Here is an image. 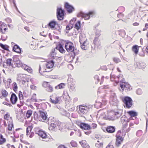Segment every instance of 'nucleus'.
Returning <instances> with one entry per match:
<instances>
[{"label":"nucleus","instance_id":"nucleus-31","mask_svg":"<svg viewBox=\"0 0 148 148\" xmlns=\"http://www.w3.org/2000/svg\"><path fill=\"white\" fill-rule=\"evenodd\" d=\"M74 28H75L77 30H78L81 28V23L79 21H78L76 23L74 26Z\"/></svg>","mask_w":148,"mask_h":148},{"label":"nucleus","instance_id":"nucleus-42","mask_svg":"<svg viewBox=\"0 0 148 148\" xmlns=\"http://www.w3.org/2000/svg\"><path fill=\"white\" fill-rule=\"evenodd\" d=\"M19 99L20 100L22 99L23 98V96L22 92L21 91H20L18 93Z\"/></svg>","mask_w":148,"mask_h":148},{"label":"nucleus","instance_id":"nucleus-57","mask_svg":"<svg viewBox=\"0 0 148 148\" xmlns=\"http://www.w3.org/2000/svg\"><path fill=\"white\" fill-rule=\"evenodd\" d=\"M3 103L4 104V105H6L7 106H8L10 107H11V106L12 107V105L10 103H8L4 101Z\"/></svg>","mask_w":148,"mask_h":148},{"label":"nucleus","instance_id":"nucleus-45","mask_svg":"<svg viewBox=\"0 0 148 148\" xmlns=\"http://www.w3.org/2000/svg\"><path fill=\"white\" fill-rule=\"evenodd\" d=\"M46 90L49 92H52L53 91V88L49 84Z\"/></svg>","mask_w":148,"mask_h":148},{"label":"nucleus","instance_id":"nucleus-3","mask_svg":"<svg viewBox=\"0 0 148 148\" xmlns=\"http://www.w3.org/2000/svg\"><path fill=\"white\" fill-rule=\"evenodd\" d=\"M65 49L68 52H72L71 55L70 56V57H72L73 59H74L75 56L78 55L79 53V50H77L74 47L73 44L71 45L68 47V48H67V49Z\"/></svg>","mask_w":148,"mask_h":148},{"label":"nucleus","instance_id":"nucleus-49","mask_svg":"<svg viewBox=\"0 0 148 148\" xmlns=\"http://www.w3.org/2000/svg\"><path fill=\"white\" fill-rule=\"evenodd\" d=\"M137 94L138 95H140L142 93V90L141 89L138 88V89L136 91Z\"/></svg>","mask_w":148,"mask_h":148},{"label":"nucleus","instance_id":"nucleus-36","mask_svg":"<svg viewBox=\"0 0 148 148\" xmlns=\"http://www.w3.org/2000/svg\"><path fill=\"white\" fill-rule=\"evenodd\" d=\"M121 123L123 125H125V126L127 125V121L126 119H124L123 118L121 119Z\"/></svg>","mask_w":148,"mask_h":148},{"label":"nucleus","instance_id":"nucleus-51","mask_svg":"<svg viewBox=\"0 0 148 148\" xmlns=\"http://www.w3.org/2000/svg\"><path fill=\"white\" fill-rule=\"evenodd\" d=\"M40 129H39V128H35L34 129L35 132L36 134H38L39 132L40 131Z\"/></svg>","mask_w":148,"mask_h":148},{"label":"nucleus","instance_id":"nucleus-56","mask_svg":"<svg viewBox=\"0 0 148 148\" xmlns=\"http://www.w3.org/2000/svg\"><path fill=\"white\" fill-rule=\"evenodd\" d=\"M34 118L35 119H38L39 116H38V114L36 112H35L34 113Z\"/></svg>","mask_w":148,"mask_h":148},{"label":"nucleus","instance_id":"nucleus-1","mask_svg":"<svg viewBox=\"0 0 148 148\" xmlns=\"http://www.w3.org/2000/svg\"><path fill=\"white\" fill-rule=\"evenodd\" d=\"M121 99L125 104V106L127 108H131L132 105L133 101L130 97L126 96L122 97Z\"/></svg>","mask_w":148,"mask_h":148},{"label":"nucleus","instance_id":"nucleus-15","mask_svg":"<svg viewBox=\"0 0 148 148\" xmlns=\"http://www.w3.org/2000/svg\"><path fill=\"white\" fill-rule=\"evenodd\" d=\"M38 113L40 115L39 117H41L44 120H47L48 117L47 113L46 112L40 110L38 111Z\"/></svg>","mask_w":148,"mask_h":148},{"label":"nucleus","instance_id":"nucleus-59","mask_svg":"<svg viewBox=\"0 0 148 148\" xmlns=\"http://www.w3.org/2000/svg\"><path fill=\"white\" fill-rule=\"evenodd\" d=\"M142 50L143 51H145L146 52L148 53V46L146 47H144L143 49Z\"/></svg>","mask_w":148,"mask_h":148},{"label":"nucleus","instance_id":"nucleus-44","mask_svg":"<svg viewBox=\"0 0 148 148\" xmlns=\"http://www.w3.org/2000/svg\"><path fill=\"white\" fill-rule=\"evenodd\" d=\"M143 132L141 130H138L136 133V135L138 136L139 137L142 134Z\"/></svg>","mask_w":148,"mask_h":148},{"label":"nucleus","instance_id":"nucleus-6","mask_svg":"<svg viewBox=\"0 0 148 148\" xmlns=\"http://www.w3.org/2000/svg\"><path fill=\"white\" fill-rule=\"evenodd\" d=\"M64 8L69 13H71L75 10L74 8L67 2H66L65 3Z\"/></svg>","mask_w":148,"mask_h":148},{"label":"nucleus","instance_id":"nucleus-35","mask_svg":"<svg viewBox=\"0 0 148 148\" xmlns=\"http://www.w3.org/2000/svg\"><path fill=\"white\" fill-rule=\"evenodd\" d=\"M2 95L4 97H6L8 95V93L5 90H3L1 91Z\"/></svg>","mask_w":148,"mask_h":148},{"label":"nucleus","instance_id":"nucleus-47","mask_svg":"<svg viewBox=\"0 0 148 148\" xmlns=\"http://www.w3.org/2000/svg\"><path fill=\"white\" fill-rule=\"evenodd\" d=\"M14 127V125L13 123L9 124L8 125V130L11 131L12 128Z\"/></svg>","mask_w":148,"mask_h":148},{"label":"nucleus","instance_id":"nucleus-2","mask_svg":"<svg viewBox=\"0 0 148 148\" xmlns=\"http://www.w3.org/2000/svg\"><path fill=\"white\" fill-rule=\"evenodd\" d=\"M95 13L94 11H90L88 13H85L82 11H81L77 15L78 17L80 16L84 18L85 20L89 19L90 17H92Z\"/></svg>","mask_w":148,"mask_h":148},{"label":"nucleus","instance_id":"nucleus-32","mask_svg":"<svg viewBox=\"0 0 148 148\" xmlns=\"http://www.w3.org/2000/svg\"><path fill=\"white\" fill-rule=\"evenodd\" d=\"M6 139L3 137L1 134H0V145H2L5 142Z\"/></svg>","mask_w":148,"mask_h":148},{"label":"nucleus","instance_id":"nucleus-28","mask_svg":"<svg viewBox=\"0 0 148 148\" xmlns=\"http://www.w3.org/2000/svg\"><path fill=\"white\" fill-rule=\"evenodd\" d=\"M132 50L135 54H137L138 51V46L136 45H135L132 47Z\"/></svg>","mask_w":148,"mask_h":148},{"label":"nucleus","instance_id":"nucleus-10","mask_svg":"<svg viewBox=\"0 0 148 148\" xmlns=\"http://www.w3.org/2000/svg\"><path fill=\"white\" fill-rule=\"evenodd\" d=\"M56 52L55 49H52L50 53V55L52 59L51 60H54L55 61L53 62L54 64L56 63V61L59 58L56 56Z\"/></svg>","mask_w":148,"mask_h":148},{"label":"nucleus","instance_id":"nucleus-26","mask_svg":"<svg viewBox=\"0 0 148 148\" xmlns=\"http://www.w3.org/2000/svg\"><path fill=\"white\" fill-rule=\"evenodd\" d=\"M12 60L11 58H8L5 60V61H4V62L5 63L7 66H12L13 64L12 63Z\"/></svg>","mask_w":148,"mask_h":148},{"label":"nucleus","instance_id":"nucleus-23","mask_svg":"<svg viewBox=\"0 0 148 148\" xmlns=\"http://www.w3.org/2000/svg\"><path fill=\"white\" fill-rule=\"evenodd\" d=\"M110 99L112 102H114L115 103H116L118 102V100L115 93H113L110 96Z\"/></svg>","mask_w":148,"mask_h":148},{"label":"nucleus","instance_id":"nucleus-38","mask_svg":"<svg viewBox=\"0 0 148 148\" xmlns=\"http://www.w3.org/2000/svg\"><path fill=\"white\" fill-rule=\"evenodd\" d=\"M71 145L73 147H76L77 146V142L74 140H72L71 142Z\"/></svg>","mask_w":148,"mask_h":148},{"label":"nucleus","instance_id":"nucleus-52","mask_svg":"<svg viewBox=\"0 0 148 148\" xmlns=\"http://www.w3.org/2000/svg\"><path fill=\"white\" fill-rule=\"evenodd\" d=\"M7 36H4L3 35H2L1 36V39L3 41H5L6 40L7 38Z\"/></svg>","mask_w":148,"mask_h":148},{"label":"nucleus","instance_id":"nucleus-37","mask_svg":"<svg viewBox=\"0 0 148 148\" xmlns=\"http://www.w3.org/2000/svg\"><path fill=\"white\" fill-rule=\"evenodd\" d=\"M113 60L116 63H118L121 62V60L119 58L116 57L113 58Z\"/></svg>","mask_w":148,"mask_h":148},{"label":"nucleus","instance_id":"nucleus-62","mask_svg":"<svg viewBox=\"0 0 148 148\" xmlns=\"http://www.w3.org/2000/svg\"><path fill=\"white\" fill-rule=\"evenodd\" d=\"M55 29H57L58 31H59V32H60L61 31V28H60V26L59 25H58L57 27Z\"/></svg>","mask_w":148,"mask_h":148},{"label":"nucleus","instance_id":"nucleus-60","mask_svg":"<svg viewBox=\"0 0 148 148\" xmlns=\"http://www.w3.org/2000/svg\"><path fill=\"white\" fill-rule=\"evenodd\" d=\"M95 137L97 139H99L101 138V136L100 135L98 134H95Z\"/></svg>","mask_w":148,"mask_h":148},{"label":"nucleus","instance_id":"nucleus-48","mask_svg":"<svg viewBox=\"0 0 148 148\" xmlns=\"http://www.w3.org/2000/svg\"><path fill=\"white\" fill-rule=\"evenodd\" d=\"M99 39L98 37H95L93 40V44L94 45H96L97 44V42Z\"/></svg>","mask_w":148,"mask_h":148},{"label":"nucleus","instance_id":"nucleus-8","mask_svg":"<svg viewBox=\"0 0 148 148\" xmlns=\"http://www.w3.org/2000/svg\"><path fill=\"white\" fill-rule=\"evenodd\" d=\"M12 51L18 53H20L21 52V49L17 44L14 42H12Z\"/></svg>","mask_w":148,"mask_h":148},{"label":"nucleus","instance_id":"nucleus-22","mask_svg":"<svg viewBox=\"0 0 148 148\" xmlns=\"http://www.w3.org/2000/svg\"><path fill=\"white\" fill-rule=\"evenodd\" d=\"M79 42L81 45V48L83 50H86L87 48L85 45V44L86 42V40H84L83 42L82 41V40L81 39V37L80 36L79 37Z\"/></svg>","mask_w":148,"mask_h":148},{"label":"nucleus","instance_id":"nucleus-33","mask_svg":"<svg viewBox=\"0 0 148 148\" xmlns=\"http://www.w3.org/2000/svg\"><path fill=\"white\" fill-rule=\"evenodd\" d=\"M32 113V111L31 110H29L27 111L26 113V116L27 118H29Z\"/></svg>","mask_w":148,"mask_h":148},{"label":"nucleus","instance_id":"nucleus-11","mask_svg":"<svg viewBox=\"0 0 148 148\" xmlns=\"http://www.w3.org/2000/svg\"><path fill=\"white\" fill-rule=\"evenodd\" d=\"M68 84L70 86V88L72 91L75 90V83L73 82V80L71 78H68L67 80Z\"/></svg>","mask_w":148,"mask_h":148},{"label":"nucleus","instance_id":"nucleus-21","mask_svg":"<svg viewBox=\"0 0 148 148\" xmlns=\"http://www.w3.org/2000/svg\"><path fill=\"white\" fill-rule=\"evenodd\" d=\"M56 25H58V23L54 20L51 21L48 24V26L51 29L54 28Z\"/></svg>","mask_w":148,"mask_h":148},{"label":"nucleus","instance_id":"nucleus-9","mask_svg":"<svg viewBox=\"0 0 148 148\" xmlns=\"http://www.w3.org/2000/svg\"><path fill=\"white\" fill-rule=\"evenodd\" d=\"M121 83H124V84H121L120 85V87L123 91L125 89V90H127L128 91L130 90V88L131 89H132L130 86L127 83H126L125 82H124L123 80H121Z\"/></svg>","mask_w":148,"mask_h":148},{"label":"nucleus","instance_id":"nucleus-5","mask_svg":"<svg viewBox=\"0 0 148 148\" xmlns=\"http://www.w3.org/2000/svg\"><path fill=\"white\" fill-rule=\"evenodd\" d=\"M121 134V131L120 130H119L117 132V134L116 135V139L115 144L116 146L117 147H119L120 146L121 144V142H123V137L120 135Z\"/></svg>","mask_w":148,"mask_h":148},{"label":"nucleus","instance_id":"nucleus-34","mask_svg":"<svg viewBox=\"0 0 148 148\" xmlns=\"http://www.w3.org/2000/svg\"><path fill=\"white\" fill-rule=\"evenodd\" d=\"M51 102L53 103L56 104L58 103L59 100L58 98V97H56L55 98V100H53L51 98H50Z\"/></svg>","mask_w":148,"mask_h":148},{"label":"nucleus","instance_id":"nucleus-27","mask_svg":"<svg viewBox=\"0 0 148 148\" xmlns=\"http://www.w3.org/2000/svg\"><path fill=\"white\" fill-rule=\"evenodd\" d=\"M79 143L83 148H86V147H89L88 145L86 144V141L84 140L79 141Z\"/></svg>","mask_w":148,"mask_h":148},{"label":"nucleus","instance_id":"nucleus-55","mask_svg":"<svg viewBox=\"0 0 148 148\" xmlns=\"http://www.w3.org/2000/svg\"><path fill=\"white\" fill-rule=\"evenodd\" d=\"M117 17L119 18H121L124 16V14L121 13L118 14L117 15Z\"/></svg>","mask_w":148,"mask_h":148},{"label":"nucleus","instance_id":"nucleus-41","mask_svg":"<svg viewBox=\"0 0 148 148\" xmlns=\"http://www.w3.org/2000/svg\"><path fill=\"white\" fill-rule=\"evenodd\" d=\"M19 56L17 55L14 56H13V58L14 63H15L17 61L18 59H19Z\"/></svg>","mask_w":148,"mask_h":148},{"label":"nucleus","instance_id":"nucleus-20","mask_svg":"<svg viewBox=\"0 0 148 148\" xmlns=\"http://www.w3.org/2000/svg\"><path fill=\"white\" fill-rule=\"evenodd\" d=\"M127 113L131 116L134 117V118L136 120L138 119L136 117L137 116L138 114L136 112L133 110H131L128 111Z\"/></svg>","mask_w":148,"mask_h":148},{"label":"nucleus","instance_id":"nucleus-19","mask_svg":"<svg viewBox=\"0 0 148 148\" xmlns=\"http://www.w3.org/2000/svg\"><path fill=\"white\" fill-rule=\"evenodd\" d=\"M61 42L62 43H65V48L67 49V48L70 46L72 45H73V43L71 42L69 40H61Z\"/></svg>","mask_w":148,"mask_h":148},{"label":"nucleus","instance_id":"nucleus-12","mask_svg":"<svg viewBox=\"0 0 148 148\" xmlns=\"http://www.w3.org/2000/svg\"><path fill=\"white\" fill-rule=\"evenodd\" d=\"M61 43V42H59L56 45V47L54 49H55V50L56 49L57 50H58L61 53H65L66 51L63 48V46Z\"/></svg>","mask_w":148,"mask_h":148},{"label":"nucleus","instance_id":"nucleus-18","mask_svg":"<svg viewBox=\"0 0 148 148\" xmlns=\"http://www.w3.org/2000/svg\"><path fill=\"white\" fill-rule=\"evenodd\" d=\"M136 64L137 67L139 69H144L146 66L145 63L142 61H139L137 62Z\"/></svg>","mask_w":148,"mask_h":148},{"label":"nucleus","instance_id":"nucleus-4","mask_svg":"<svg viewBox=\"0 0 148 148\" xmlns=\"http://www.w3.org/2000/svg\"><path fill=\"white\" fill-rule=\"evenodd\" d=\"M65 11L61 7H58L57 9L56 16L58 20L61 21L64 19Z\"/></svg>","mask_w":148,"mask_h":148},{"label":"nucleus","instance_id":"nucleus-46","mask_svg":"<svg viewBox=\"0 0 148 148\" xmlns=\"http://www.w3.org/2000/svg\"><path fill=\"white\" fill-rule=\"evenodd\" d=\"M31 68L27 66H26L25 67L24 69L25 70H27L28 72H31L32 71V70L31 69Z\"/></svg>","mask_w":148,"mask_h":148},{"label":"nucleus","instance_id":"nucleus-63","mask_svg":"<svg viewBox=\"0 0 148 148\" xmlns=\"http://www.w3.org/2000/svg\"><path fill=\"white\" fill-rule=\"evenodd\" d=\"M101 68L102 70L105 71H106L107 69V67L106 66H103Z\"/></svg>","mask_w":148,"mask_h":148},{"label":"nucleus","instance_id":"nucleus-24","mask_svg":"<svg viewBox=\"0 0 148 148\" xmlns=\"http://www.w3.org/2000/svg\"><path fill=\"white\" fill-rule=\"evenodd\" d=\"M54 62H55L54 60H50L46 64L47 68L49 69L52 68L54 65V64L53 63Z\"/></svg>","mask_w":148,"mask_h":148},{"label":"nucleus","instance_id":"nucleus-61","mask_svg":"<svg viewBox=\"0 0 148 148\" xmlns=\"http://www.w3.org/2000/svg\"><path fill=\"white\" fill-rule=\"evenodd\" d=\"M9 115L8 113H7L4 115V119H5L8 120L7 119L9 117Z\"/></svg>","mask_w":148,"mask_h":148},{"label":"nucleus","instance_id":"nucleus-7","mask_svg":"<svg viewBox=\"0 0 148 148\" xmlns=\"http://www.w3.org/2000/svg\"><path fill=\"white\" fill-rule=\"evenodd\" d=\"M61 125V122L58 121L54 122V123H51L49 127V129L50 130L51 129V130H52L54 128L60 130V128Z\"/></svg>","mask_w":148,"mask_h":148},{"label":"nucleus","instance_id":"nucleus-29","mask_svg":"<svg viewBox=\"0 0 148 148\" xmlns=\"http://www.w3.org/2000/svg\"><path fill=\"white\" fill-rule=\"evenodd\" d=\"M0 46L2 49L8 51H10L9 49H8L9 46L8 45H4L1 43H0Z\"/></svg>","mask_w":148,"mask_h":148},{"label":"nucleus","instance_id":"nucleus-39","mask_svg":"<svg viewBox=\"0 0 148 148\" xmlns=\"http://www.w3.org/2000/svg\"><path fill=\"white\" fill-rule=\"evenodd\" d=\"M14 86L13 87V89L14 91L15 92H16L17 90L18 86H17L16 83V82L14 83Z\"/></svg>","mask_w":148,"mask_h":148},{"label":"nucleus","instance_id":"nucleus-16","mask_svg":"<svg viewBox=\"0 0 148 148\" xmlns=\"http://www.w3.org/2000/svg\"><path fill=\"white\" fill-rule=\"evenodd\" d=\"M79 109L80 111L83 114H86L88 111V109L86 106H79Z\"/></svg>","mask_w":148,"mask_h":148},{"label":"nucleus","instance_id":"nucleus-50","mask_svg":"<svg viewBox=\"0 0 148 148\" xmlns=\"http://www.w3.org/2000/svg\"><path fill=\"white\" fill-rule=\"evenodd\" d=\"M49 85V84L48 82H45L43 83L42 86L44 87L47 88Z\"/></svg>","mask_w":148,"mask_h":148},{"label":"nucleus","instance_id":"nucleus-40","mask_svg":"<svg viewBox=\"0 0 148 148\" xmlns=\"http://www.w3.org/2000/svg\"><path fill=\"white\" fill-rule=\"evenodd\" d=\"M65 86V84L63 83H62L58 85V89H62L64 88Z\"/></svg>","mask_w":148,"mask_h":148},{"label":"nucleus","instance_id":"nucleus-25","mask_svg":"<svg viewBox=\"0 0 148 148\" xmlns=\"http://www.w3.org/2000/svg\"><path fill=\"white\" fill-rule=\"evenodd\" d=\"M38 135L43 138H46L47 136L46 133L45 132L41 130L40 132H39Z\"/></svg>","mask_w":148,"mask_h":148},{"label":"nucleus","instance_id":"nucleus-43","mask_svg":"<svg viewBox=\"0 0 148 148\" xmlns=\"http://www.w3.org/2000/svg\"><path fill=\"white\" fill-rule=\"evenodd\" d=\"M14 64H17L18 66H22V64L21 61L19 60V59H18L17 61Z\"/></svg>","mask_w":148,"mask_h":148},{"label":"nucleus","instance_id":"nucleus-53","mask_svg":"<svg viewBox=\"0 0 148 148\" xmlns=\"http://www.w3.org/2000/svg\"><path fill=\"white\" fill-rule=\"evenodd\" d=\"M94 78L95 80H97V82H96V83L97 84V83H98L99 80V78L98 75H95Z\"/></svg>","mask_w":148,"mask_h":148},{"label":"nucleus","instance_id":"nucleus-64","mask_svg":"<svg viewBox=\"0 0 148 148\" xmlns=\"http://www.w3.org/2000/svg\"><path fill=\"white\" fill-rule=\"evenodd\" d=\"M58 148H67L64 145H61L58 146Z\"/></svg>","mask_w":148,"mask_h":148},{"label":"nucleus","instance_id":"nucleus-30","mask_svg":"<svg viewBox=\"0 0 148 148\" xmlns=\"http://www.w3.org/2000/svg\"><path fill=\"white\" fill-rule=\"evenodd\" d=\"M0 46L2 49L8 51H10L9 49H8L9 46L8 45H4L1 43H0Z\"/></svg>","mask_w":148,"mask_h":148},{"label":"nucleus","instance_id":"nucleus-14","mask_svg":"<svg viewBox=\"0 0 148 148\" xmlns=\"http://www.w3.org/2000/svg\"><path fill=\"white\" fill-rule=\"evenodd\" d=\"M17 100L18 98L16 94L12 92L10 99V101L12 104L13 105L16 104Z\"/></svg>","mask_w":148,"mask_h":148},{"label":"nucleus","instance_id":"nucleus-17","mask_svg":"<svg viewBox=\"0 0 148 148\" xmlns=\"http://www.w3.org/2000/svg\"><path fill=\"white\" fill-rule=\"evenodd\" d=\"M115 128L114 126H108L106 128V131L108 133H113L115 132Z\"/></svg>","mask_w":148,"mask_h":148},{"label":"nucleus","instance_id":"nucleus-58","mask_svg":"<svg viewBox=\"0 0 148 148\" xmlns=\"http://www.w3.org/2000/svg\"><path fill=\"white\" fill-rule=\"evenodd\" d=\"M31 88L33 90H36L37 87L36 86L34 85H31L30 86Z\"/></svg>","mask_w":148,"mask_h":148},{"label":"nucleus","instance_id":"nucleus-13","mask_svg":"<svg viewBox=\"0 0 148 148\" xmlns=\"http://www.w3.org/2000/svg\"><path fill=\"white\" fill-rule=\"evenodd\" d=\"M79 126L81 129L86 130H89L91 129V127L89 125L85 123H81Z\"/></svg>","mask_w":148,"mask_h":148},{"label":"nucleus","instance_id":"nucleus-54","mask_svg":"<svg viewBox=\"0 0 148 148\" xmlns=\"http://www.w3.org/2000/svg\"><path fill=\"white\" fill-rule=\"evenodd\" d=\"M121 32V34L123 36H125L126 35L125 32L124 30H121L120 31Z\"/></svg>","mask_w":148,"mask_h":148}]
</instances>
